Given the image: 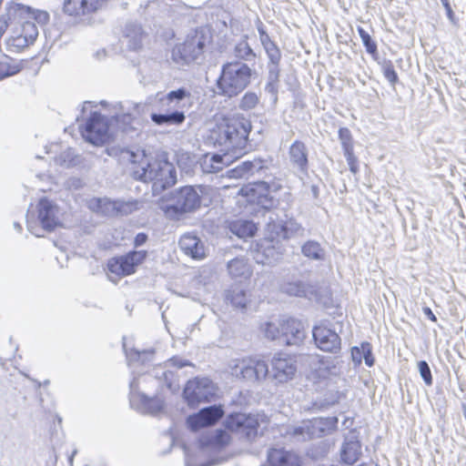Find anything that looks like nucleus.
I'll list each match as a JSON object with an SVG mask.
<instances>
[{
	"label": "nucleus",
	"instance_id": "f257e3e1",
	"mask_svg": "<svg viewBox=\"0 0 466 466\" xmlns=\"http://www.w3.org/2000/svg\"><path fill=\"white\" fill-rule=\"evenodd\" d=\"M193 364L179 357H173L163 364L153 367L146 374L134 378L129 383V401L133 409L144 414L157 415L165 407V400L158 395L148 397L140 390L141 383H147L157 380L164 384L170 391L176 392L179 390V374L177 370Z\"/></svg>",
	"mask_w": 466,
	"mask_h": 466
},
{
	"label": "nucleus",
	"instance_id": "f03ea898",
	"mask_svg": "<svg viewBox=\"0 0 466 466\" xmlns=\"http://www.w3.org/2000/svg\"><path fill=\"white\" fill-rule=\"evenodd\" d=\"M119 158L132 165L131 172L135 179L153 182V191L163 190L177 182L176 168L167 160H150L144 151L135 152L129 148H121Z\"/></svg>",
	"mask_w": 466,
	"mask_h": 466
},
{
	"label": "nucleus",
	"instance_id": "7ed1b4c3",
	"mask_svg": "<svg viewBox=\"0 0 466 466\" xmlns=\"http://www.w3.org/2000/svg\"><path fill=\"white\" fill-rule=\"evenodd\" d=\"M251 123L245 117L224 119L210 129L208 141L218 147L220 152L228 154L234 159L245 155L248 148V135Z\"/></svg>",
	"mask_w": 466,
	"mask_h": 466
},
{
	"label": "nucleus",
	"instance_id": "20e7f679",
	"mask_svg": "<svg viewBox=\"0 0 466 466\" xmlns=\"http://www.w3.org/2000/svg\"><path fill=\"white\" fill-rule=\"evenodd\" d=\"M201 193L200 187H180L165 194L158 202V208L167 219L181 220L201 207Z\"/></svg>",
	"mask_w": 466,
	"mask_h": 466
},
{
	"label": "nucleus",
	"instance_id": "39448f33",
	"mask_svg": "<svg viewBox=\"0 0 466 466\" xmlns=\"http://www.w3.org/2000/svg\"><path fill=\"white\" fill-rule=\"evenodd\" d=\"M255 70L247 63L229 61L221 66L215 93L232 98L241 94L251 83Z\"/></svg>",
	"mask_w": 466,
	"mask_h": 466
},
{
	"label": "nucleus",
	"instance_id": "423d86ee",
	"mask_svg": "<svg viewBox=\"0 0 466 466\" xmlns=\"http://www.w3.org/2000/svg\"><path fill=\"white\" fill-rule=\"evenodd\" d=\"M210 41L204 28H198L187 35L183 43L176 45L171 52L172 60L180 66L188 65L200 58Z\"/></svg>",
	"mask_w": 466,
	"mask_h": 466
},
{
	"label": "nucleus",
	"instance_id": "0eeeda50",
	"mask_svg": "<svg viewBox=\"0 0 466 466\" xmlns=\"http://www.w3.org/2000/svg\"><path fill=\"white\" fill-rule=\"evenodd\" d=\"M231 375L248 382H259L268 374L267 362L258 358L245 357L230 360L228 364Z\"/></svg>",
	"mask_w": 466,
	"mask_h": 466
},
{
	"label": "nucleus",
	"instance_id": "6e6552de",
	"mask_svg": "<svg viewBox=\"0 0 466 466\" xmlns=\"http://www.w3.org/2000/svg\"><path fill=\"white\" fill-rule=\"evenodd\" d=\"M100 105L104 107L108 106L113 113L110 116V130L116 128V131L124 134H131L136 131L133 127L134 116L131 111H138L141 105L131 101L115 102L109 104L106 100H102Z\"/></svg>",
	"mask_w": 466,
	"mask_h": 466
},
{
	"label": "nucleus",
	"instance_id": "1a4fd4ad",
	"mask_svg": "<svg viewBox=\"0 0 466 466\" xmlns=\"http://www.w3.org/2000/svg\"><path fill=\"white\" fill-rule=\"evenodd\" d=\"M81 134L88 143L101 146L109 140L114 135V131L110 130V126L106 116L98 112H93L81 130Z\"/></svg>",
	"mask_w": 466,
	"mask_h": 466
},
{
	"label": "nucleus",
	"instance_id": "9d476101",
	"mask_svg": "<svg viewBox=\"0 0 466 466\" xmlns=\"http://www.w3.org/2000/svg\"><path fill=\"white\" fill-rule=\"evenodd\" d=\"M224 425L227 430L240 434L248 441L256 439L259 428L257 416L242 412L228 414L224 421Z\"/></svg>",
	"mask_w": 466,
	"mask_h": 466
},
{
	"label": "nucleus",
	"instance_id": "9b49d317",
	"mask_svg": "<svg viewBox=\"0 0 466 466\" xmlns=\"http://www.w3.org/2000/svg\"><path fill=\"white\" fill-rule=\"evenodd\" d=\"M216 394V387L208 378H197L188 380L183 390V397L191 408L200 402L209 401Z\"/></svg>",
	"mask_w": 466,
	"mask_h": 466
},
{
	"label": "nucleus",
	"instance_id": "f8f14e48",
	"mask_svg": "<svg viewBox=\"0 0 466 466\" xmlns=\"http://www.w3.org/2000/svg\"><path fill=\"white\" fill-rule=\"evenodd\" d=\"M147 256L146 250H133L124 256L113 258L108 261V270L118 276L133 274L136 268L146 259Z\"/></svg>",
	"mask_w": 466,
	"mask_h": 466
},
{
	"label": "nucleus",
	"instance_id": "ddd939ff",
	"mask_svg": "<svg viewBox=\"0 0 466 466\" xmlns=\"http://www.w3.org/2000/svg\"><path fill=\"white\" fill-rule=\"evenodd\" d=\"M316 346L322 351L337 354L341 349V339L339 334L322 324L315 326L312 330Z\"/></svg>",
	"mask_w": 466,
	"mask_h": 466
},
{
	"label": "nucleus",
	"instance_id": "4468645a",
	"mask_svg": "<svg viewBox=\"0 0 466 466\" xmlns=\"http://www.w3.org/2000/svg\"><path fill=\"white\" fill-rule=\"evenodd\" d=\"M272 377L279 383H285L292 380L297 372L296 360L293 357L284 354H276L271 360Z\"/></svg>",
	"mask_w": 466,
	"mask_h": 466
},
{
	"label": "nucleus",
	"instance_id": "2eb2a0df",
	"mask_svg": "<svg viewBox=\"0 0 466 466\" xmlns=\"http://www.w3.org/2000/svg\"><path fill=\"white\" fill-rule=\"evenodd\" d=\"M99 210L106 216H127L140 208V202L135 199H97Z\"/></svg>",
	"mask_w": 466,
	"mask_h": 466
},
{
	"label": "nucleus",
	"instance_id": "dca6fc26",
	"mask_svg": "<svg viewBox=\"0 0 466 466\" xmlns=\"http://www.w3.org/2000/svg\"><path fill=\"white\" fill-rule=\"evenodd\" d=\"M224 410L221 406L212 405L188 416L187 423L191 431H197L203 427L214 425L222 418Z\"/></svg>",
	"mask_w": 466,
	"mask_h": 466
},
{
	"label": "nucleus",
	"instance_id": "f3484780",
	"mask_svg": "<svg viewBox=\"0 0 466 466\" xmlns=\"http://www.w3.org/2000/svg\"><path fill=\"white\" fill-rule=\"evenodd\" d=\"M241 192L247 197V200L250 204L257 205L264 209H270L275 206L276 201L270 196L268 187L264 181L241 188Z\"/></svg>",
	"mask_w": 466,
	"mask_h": 466
},
{
	"label": "nucleus",
	"instance_id": "a211bd4d",
	"mask_svg": "<svg viewBox=\"0 0 466 466\" xmlns=\"http://www.w3.org/2000/svg\"><path fill=\"white\" fill-rule=\"evenodd\" d=\"M106 0H64L63 12L74 17H81L96 13Z\"/></svg>",
	"mask_w": 466,
	"mask_h": 466
},
{
	"label": "nucleus",
	"instance_id": "6ab92c4d",
	"mask_svg": "<svg viewBox=\"0 0 466 466\" xmlns=\"http://www.w3.org/2000/svg\"><path fill=\"white\" fill-rule=\"evenodd\" d=\"M281 340L286 345H300L306 338L304 325L300 320L288 318L280 320Z\"/></svg>",
	"mask_w": 466,
	"mask_h": 466
},
{
	"label": "nucleus",
	"instance_id": "aec40b11",
	"mask_svg": "<svg viewBox=\"0 0 466 466\" xmlns=\"http://www.w3.org/2000/svg\"><path fill=\"white\" fill-rule=\"evenodd\" d=\"M289 164L297 172L307 175L309 170V149L300 140H295L289 148Z\"/></svg>",
	"mask_w": 466,
	"mask_h": 466
},
{
	"label": "nucleus",
	"instance_id": "412c9836",
	"mask_svg": "<svg viewBox=\"0 0 466 466\" xmlns=\"http://www.w3.org/2000/svg\"><path fill=\"white\" fill-rule=\"evenodd\" d=\"M198 442L202 451H217L228 445L230 436L223 430H216L202 434Z\"/></svg>",
	"mask_w": 466,
	"mask_h": 466
},
{
	"label": "nucleus",
	"instance_id": "4be33fe9",
	"mask_svg": "<svg viewBox=\"0 0 466 466\" xmlns=\"http://www.w3.org/2000/svg\"><path fill=\"white\" fill-rule=\"evenodd\" d=\"M58 208L46 198H42L38 204V217L43 228L48 231L54 230L59 224Z\"/></svg>",
	"mask_w": 466,
	"mask_h": 466
},
{
	"label": "nucleus",
	"instance_id": "5701e85b",
	"mask_svg": "<svg viewBox=\"0 0 466 466\" xmlns=\"http://www.w3.org/2000/svg\"><path fill=\"white\" fill-rule=\"evenodd\" d=\"M283 248L272 240H264L258 249L256 260L263 265H273L282 258Z\"/></svg>",
	"mask_w": 466,
	"mask_h": 466
},
{
	"label": "nucleus",
	"instance_id": "b1692460",
	"mask_svg": "<svg viewBox=\"0 0 466 466\" xmlns=\"http://www.w3.org/2000/svg\"><path fill=\"white\" fill-rule=\"evenodd\" d=\"M233 160V157L224 152L222 154L208 153L200 157L198 164L204 173H218Z\"/></svg>",
	"mask_w": 466,
	"mask_h": 466
},
{
	"label": "nucleus",
	"instance_id": "393cba45",
	"mask_svg": "<svg viewBox=\"0 0 466 466\" xmlns=\"http://www.w3.org/2000/svg\"><path fill=\"white\" fill-rule=\"evenodd\" d=\"M181 250L194 259L205 258V247L201 239L195 234L186 233L179 239Z\"/></svg>",
	"mask_w": 466,
	"mask_h": 466
},
{
	"label": "nucleus",
	"instance_id": "a878e982",
	"mask_svg": "<svg viewBox=\"0 0 466 466\" xmlns=\"http://www.w3.org/2000/svg\"><path fill=\"white\" fill-rule=\"evenodd\" d=\"M281 291L289 296L311 299L317 295L316 286L302 280L288 281L281 286Z\"/></svg>",
	"mask_w": 466,
	"mask_h": 466
},
{
	"label": "nucleus",
	"instance_id": "bb28decb",
	"mask_svg": "<svg viewBox=\"0 0 466 466\" xmlns=\"http://www.w3.org/2000/svg\"><path fill=\"white\" fill-rule=\"evenodd\" d=\"M48 383H49V380H45L43 388H42V385L39 381L31 379V384H34V387L39 389V397L37 400L38 405L40 406L41 409H43V410L46 414H48V415L54 417L55 419H56L58 426L61 427L62 418L57 414L53 415L54 410H55V401H54L53 398L50 396V394L48 393V391L46 390V385Z\"/></svg>",
	"mask_w": 466,
	"mask_h": 466
},
{
	"label": "nucleus",
	"instance_id": "cd10ccee",
	"mask_svg": "<svg viewBox=\"0 0 466 466\" xmlns=\"http://www.w3.org/2000/svg\"><path fill=\"white\" fill-rule=\"evenodd\" d=\"M190 97L191 93L186 87L171 90L166 95H162L160 93L157 94L158 103L163 107L166 106L167 109L180 108L181 102H183L185 99H190Z\"/></svg>",
	"mask_w": 466,
	"mask_h": 466
},
{
	"label": "nucleus",
	"instance_id": "c85d7f7f",
	"mask_svg": "<svg viewBox=\"0 0 466 466\" xmlns=\"http://www.w3.org/2000/svg\"><path fill=\"white\" fill-rule=\"evenodd\" d=\"M264 168V162L259 158L245 160L238 164L228 171L229 177L233 178L248 177L258 173Z\"/></svg>",
	"mask_w": 466,
	"mask_h": 466
},
{
	"label": "nucleus",
	"instance_id": "c756f323",
	"mask_svg": "<svg viewBox=\"0 0 466 466\" xmlns=\"http://www.w3.org/2000/svg\"><path fill=\"white\" fill-rule=\"evenodd\" d=\"M271 466H300L299 457L292 451L283 449H271L268 453Z\"/></svg>",
	"mask_w": 466,
	"mask_h": 466
},
{
	"label": "nucleus",
	"instance_id": "7c9ffc66",
	"mask_svg": "<svg viewBox=\"0 0 466 466\" xmlns=\"http://www.w3.org/2000/svg\"><path fill=\"white\" fill-rule=\"evenodd\" d=\"M273 230L279 238L289 239L295 237L302 236L304 228L294 218H289L273 225Z\"/></svg>",
	"mask_w": 466,
	"mask_h": 466
},
{
	"label": "nucleus",
	"instance_id": "2f4dec72",
	"mask_svg": "<svg viewBox=\"0 0 466 466\" xmlns=\"http://www.w3.org/2000/svg\"><path fill=\"white\" fill-rule=\"evenodd\" d=\"M124 41L130 50H137L142 46L143 30L139 24L130 22L126 25Z\"/></svg>",
	"mask_w": 466,
	"mask_h": 466
},
{
	"label": "nucleus",
	"instance_id": "473e14b6",
	"mask_svg": "<svg viewBox=\"0 0 466 466\" xmlns=\"http://www.w3.org/2000/svg\"><path fill=\"white\" fill-rule=\"evenodd\" d=\"M29 14V6L21 4H11L6 8L7 19L0 25V35H2L8 25L9 22H16L25 24L26 21H23L24 17Z\"/></svg>",
	"mask_w": 466,
	"mask_h": 466
},
{
	"label": "nucleus",
	"instance_id": "72a5a7b5",
	"mask_svg": "<svg viewBox=\"0 0 466 466\" xmlns=\"http://www.w3.org/2000/svg\"><path fill=\"white\" fill-rule=\"evenodd\" d=\"M152 122L157 126H179L186 119L185 113L176 109L167 113H152L150 115Z\"/></svg>",
	"mask_w": 466,
	"mask_h": 466
},
{
	"label": "nucleus",
	"instance_id": "f704fd0d",
	"mask_svg": "<svg viewBox=\"0 0 466 466\" xmlns=\"http://www.w3.org/2000/svg\"><path fill=\"white\" fill-rule=\"evenodd\" d=\"M360 443L358 440H346L340 449L341 461L349 465H352L358 461L361 451Z\"/></svg>",
	"mask_w": 466,
	"mask_h": 466
},
{
	"label": "nucleus",
	"instance_id": "c9c22d12",
	"mask_svg": "<svg viewBox=\"0 0 466 466\" xmlns=\"http://www.w3.org/2000/svg\"><path fill=\"white\" fill-rule=\"evenodd\" d=\"M351 359L355 365H360L364 360L368 367L374 364V358L372 355V347L370 342L363 341L360 346H355L351 349Z\"/></svg>",
	"mask_w": 466,
	"mask_h": 466
},
{
	"label": "nucleus",
	"instance_id": "e433bc0d",
	"mask_svg": "<svg viewBox=\"0 0 466 466\" xmlns=\"http://www.w3.org/2000/svg\"><path fill=\"white\" fill-rule=\"evenodd\" d=\"M227 268L229 275L235 279H247L251 274V269L248 260L243 257L231 259L228 262Z\"/></svg>",
	"mask_w": 466,
	"mask_h": 466
},
{
	"label": "nucleus",
	"instance_id": "4c0bfd02",
	"mask_svg": "<svg viewBox=\"0 0 466 466\" xmlns=\"http://www.w3.org/2000/svg\"><path fill=\"white\" fill-rule=\"evenodd\" d=\"M248 36H244L238 41L233 48V55L237 58L235 61H241L248 64V62L255 61L256 53L251 48L247 40Z\"/></svg>",
	"mask_w": 466,
	"mask_h": 466
},
{
	"label": "nucleus",
	"instance_id": "58836bf2",
	"mask_svg": "<svg viewBox=\"0 0 466 466\" xmlns=\"http://www.w3.org/2000/svg\"><path fill=\"white\" fill-rule=\"evenodd\" d=\"M268 76L265 91L274 97V101L278 98V92L279 86V66H267Z\"/></svg>",
	"mask_w": 466,
	"mask_h": 466
},
{
	"label": "nucleus",
	"instance_id": "ea45409f",
	"mask_svg": "<svg viewBox=\"0 0 466 466\" xmlns=\"http://www.w3.org/2000/svg\"><path fill=\"white\" fill-rule=\"evenodd\" d=\"M301 253L314 260H322L325 257V251L321 245L315 240H308L301 247Z\"/></svg>",
	"mask_w": 466,
	"mask_h": 466
},
{
	"label": "nucleus",
	"instance_id": "a19ab883",
	"mask_svg": "<svg viewBox=\"0 0 466 466\" xmlns=\"http://www.w3.org/2000/svg\"><path fill=\"white\" fill-rule=\"evenodd\" d=\"M226 299L233 307L238 309H245L248 303L246 291L240 287H232L227 292Z\"/></svg>",
	"mask_w": 466,
	"mask_h": 466
},
{
	"label": "nucleus",
	"instance_id": "79ce46f5",
	"mask_svg": "<svg viewBox=\"0 0 466 466\" xmlns=\"http://www.w3.org/2000/svg\"><path fill=\"white\" fill-rule=\"evenodd\" d=\"M232 231L239 238H249L256 234L257 227L252 221L238 220L234 223Z\"/></svg>",
	"mask_w": 466,
	"mask_h": 466
},
{
	"label": "nucleus",
	"instance_id": "37998d69",
	"mask_svg": "<svg viewBox=\"0 0 466 466\" xmlns=\"http://www.w3.org/2000/svg\"><path fill=\"white\" fill-rule=\"evenodd\" d=\"M154 354V350H131L130 351L126 350V356L127 360V363L129 367H132L136 362H141L145 364L146 361H148L150 358H152Z\"/></svg>",
	"mask_w": 466,
	"mask_h": 466
},
{
	"label": "nucleus",
	"instance_id": "c03bdc74",
	"mask_svg": "<svg viewBox=\"0 0 466 466\" xmlns=\"http://www.w3.org/2000/svg\"><path fill=\"white\" fill-rule=\"evenodd\" d=\"M259 103V96L255 92H246L240 98L238 108L243 111H248L256 108Z\"/></svg>",
	"mask_w": 466,
	"mask_h": 466
},
{
	"label": "nucleus",
	"instance_id": "a18cd8bd",
	"mask_svg": "<svg viewBox=\"0 0 466 466\" xmlns=\"http://www.w3.org/2000/svg\"><path fill=\"white\" fill-rule=\"evenodd\" d=\"M358 33L362 41L363 46L366 48L367 53L372 56V57H376L378 56V48L376 42L372 39L368 32H366L362 27H358Z\"/></svg>",
	"mask_w": 466,
	"mask_h": 466
},
{
	"label": "nucleus",
	"instance_id": "49530a36",
	"mask_svg": "<svg viewBox=\"0 0 466 466\" xmlns=\"http://www.w3.org/2000/svg\"><path fill=\"white\" fill-rule=\"evenodd\" d=\"M306 431H308V438L309 440L314 438H320L324 435L321 431V420H316V418L305 420Z\"/></svg>",
	"mask_w": 466,
	"mask_h": 466
},
{
	"label": "nucleus",
	"instance_id": "de8ad7c7",
	"mask_svg": "<svg viewBox=\"0 0 466 466\" xmlns=\"http://www.w3.org/2000/svg\"><path fill=\"white\" fill-rule=\"evenodd\" d=\"M263 331L268 339L272 340L277 339H281L280 320L278 323L273 321L266 322L263 326Z\"/></svg>",
	"mask_w": 466,
	"mask_h": 466
},
{
	"label": "nucleus",
	"instance_id": "09e8293b",
	"mask_svg": "<svg viewBox=\"0 0 466 466\" xmlns=\"http://www.w3.org/2000/svg\"><path fill=\"white\" fill-rule=\"evenodd\" d=\"M417 367L421 379L427 386H431L433 382L431 368L426 360H420Z\"/></svg>",
	"mask_w": 466,
	"mask_h": 466
},
{
	"label": "nucleus",
	"instance_id": "8fccbe9b",
	"mask_svg": "<svg viewBox=\"0 0 466 466\" xmlns=\"http://www.w3.org/2000/svg\"><path fill=\"white\" fill-rule=\"evenodd\" d=\"M288 434H289L297 441H305L309 440L308 438L309 433L306 431L305 420L302 421L300 425L289 429Z\"/></svg>",
	"mask_w": 466,
	"mask_h": 466
},
{
	"label": "nucleus",
	"instance_id": "3c124183",
	"mask_svg": "<svg viewBox=\"0 0 466 466\" xmlns=\"http://www.w3.org/2000/svg\"><path fill=\"white\" fill-rule=\"evenodd\" d=\"M264 50L268 58L267 66H279L282 55L278 46L274 45L272 46H269L268 49Z\"/></svg>",
	"mask_w": 466,
	"mask_h": 466
},
{
	"label": "nucleus",
	"instance_id": "603ef678",
	"mask_svg": "<svg viewBox=\"0 0 466 466\" xmlns=\"http://www.w3.org/2000/svg\"><path fill=\"white\" fill-rule=\"evenodd\" d=\"M382 71L385 78L391 84L395 85L398 82V75L390 61L385 62L382 66Z\"/></svg>",
	"mask_w": 466,
	"mask_h": 466
},
{
	"label": "nucleus",
	"instance_id": "864d4df0",
	"mask_svg": "<svg viewBox=\"0 0 466 466\" xmlns=\"http://www.w3.org/2000/svg\"><path fill=\"white\" fill-rule=\"evenodd\" d=\"M31 19H34L40 26H44L49 21V14L46 11L31 8Z\"/></svg>",
	"mask_w": 466,
	"mask_h": 466
},
{
	"label": "nucleus",
	"instance_id": "5fc2aeb1",
	"mask_svg": "<svg viewBox=\"0 0 466 466\" xmlns=\"http://www.w3.org/2000/svg\"><path fill=\"white\" fill-rule=\"evenodd\" d=\"M10 46H13L17 51L22 50L23 48L26 47L29 44V39L26 35H18L16 36H13L9 42Z\"/></svg>",
	"mask_w": 466,
	"mask_h": 466
},
{
	"label": "nucleus",
	"instance_id": "6e6d98bb",
	"mask_svg": "<svg viewBox=\"0 0 466 466\" xmlns=\"http://www.w3.org/2000/svg\"><path fill=\"white\" fill-rule=\"evenodd\" d=\"M321 420V431L324 434L330 432L337 427L338 419L336 417L316 418Z\"/></svg>",
	"mask_w": 466,
	"mask_h": 466
},
{
	"label": "nucleus",
	"instance_id": "4d7b16f0",
	"mask_svg": "<svg viewBox=\"0 0 466 466\" xmlns=\"http://www.w3.org/2000/svg\"><path fill=\"white\" fill-rule=\"evenodd\" d=\"M339 137L341 141L343 151H346V149H353L351 146V135L348 128H339Z\"/></svg>",
	"mask_w": 466,
	"mask_h": 466
},
{
	"label": "nucleus",
	"instance_id": "13d9d810",
	"mask_svg": "<svg viewBox=\"0 0 466 466\" xmlns=\"http://www.w3.org/2000/svg\"><path fill=\"white\" fill-rule=\"evenodd\" d=\"M19 71V68L16 66H11L6 62H0V80L13 76Z\"/></svg>",
	"mask_w": 466,
	"mask_h": 466
},
{
	"label": "nucleus",
	"instance_id": "bf43d9fd",
	"mask_svg": "<svg viewBox=\"0 0 466 466\" xmlns=\"http://www.w3.org/2000/svg\"><path fill=\"white\" fill-rule=\"evenodd\" d=\"M347 163L349 165L351 173L356 174L358 172L357 157L353 154V149H346L344 151Z\"/></svg>",
	"mask_w": 466,
	"mask_h": 466
},
{
	"label": "nucleus",
	"instance_id": "052dcab7",
	"mask_svg": "<svg viewBox=\"0 0 466 466\" xmlns=\"http://www.w3.org/2000/svg\"><path fill=\"white\" fill-rule=\"evenodd\" d=\"M183 449L185 452L186 466H209V464L197 463L196 458L190 453L189 450L185 445L183 446Z\"/></svg>",
	"mask_w": 466,
	"mask_h": 466
},
{
	"label": "nucleus",
	"instance_id": "680f3d73",
	"mask_svg": "<svg viewBox=\"0 0 466 466\" xmlns=\"http://www.w3.org/2000/svg\"><path fill=\"white\" fill-rule=\"evenodd\" d=\"M147 240V235L144 232L137 234L134 239V245L136 248L144 245Z\"/></svg>",
	"mask_w": 466,
	"mask_h": 466
},
{
	"label": "nucleus",
	"instance_id": "e2e57ef3",
	"mask_svg": "<svg viewBox=\"0 0 466 466\" xmlns=\"http://www.w3.org/2000/svg\"><path fill=\"white\" fill-rule=\"evenodd\" d=\"M259 40L264 49H268L269 46L276 45V43L271 40L268 34L259 38Z\"/></svg>",
	"mask_w": 466,
	"mask_h": 466
},
{
	"label": "nucleus",
	"instance_id": "0e129e2a",
	"mask_svg": "<svg viewBox=\"0 0 466 466\" xmlns=\"http://www.w3.org/2000/svg\"><path fill=\"white\" fill-rule=\"evenodd\" d=\"M441 4H442L443 7H444V8H445V10H446V14H447L448 18H449L450 20H452V19H453V17H454V13H453V11H452V9H451V5H450L449 0H441Z\"/></svg>",
	"mask_w": 466,
	"mask_h": 466
},
{
	"label": "nucleus",
	"instance_id": "69168bd1",
	"mask_svg": "<svg viewBox=\"0 0 466 466\" xmlns=\"http://www.w3.org/2000/svg\"><path fill=\"white\" fill-rule=\"evenodd\" d=\"M423 313L431 321H433V322L437 321L436 316L434 315V313L432 312V310L429 307H424L423 308Z\"/></svg>",
	"mask_w": 466,
	"mask_h": 466
},
{
	"label": "nucleus",
	"instance_id": "338daca9",
	"mask_svg": "<svg viewBox=\"0 0 466 466\" xmlns=\"http://www.w3.org/2000/svg\"><path fill=\"white\" fill-rule=\"evenodd\" d=\"M37 35H38L37 28L35 25H31V35H30L31 42L33 41V39L36 38Z\"/></svg>",
	"mask_w": 466,
	"mask_h": 466
},
{
	"label": "nucleus",
	"instance_id": "774afa93",
	"mask_svg": "<svg viewBox=\"0 0 466 466\" xmlns=\"http://www.w3.org/2000/svg\"><path fill=\"white\" fill-rule=\"evenodd\" d=\"M258 35H259V38H261L263 35H265L266 34H268L265 29H264V26L262 24H260L258 26Z\"/></svg>",
	"mask_w": 466,
	"mask_h": 466
}]
</instances>
